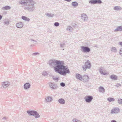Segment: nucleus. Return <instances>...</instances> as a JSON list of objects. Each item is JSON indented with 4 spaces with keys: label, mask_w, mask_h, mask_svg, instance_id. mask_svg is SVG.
I'll list each match as a JSON object with an SVG mask.
<instances>
[{
    "label": "nucleus",
    "mask_w": 122,
    "mask_h": 122,
    "mask_svg": "<svg viewBox=\"0 0 122 122\" xmlns=\"http://www.w3.org/2000/svg\"><path fill=\"white\" fill-rule=\"evenodd\" d=\"M49 64L51 66L54 67L56 72L61 75L65 76L67 73H70L67 67L64 65L63 61L53 59L50 60Z\"/></svg>",
    "instance_id": "1"
},
{
    "label": "nucleus",
    "mask_w": 122,
    "mask_h": 122,
    "mask_svg": "<svg viewBox=\"0 0 122 122\" xmlns=\"http://www.w3.org/2000/svg\"><path fill=\"white\" fill-rule=\"evenodd\" d=\"M19 3L22 5H26L24 9L29 12H33L35 9V2L33 0H20Z\"/></svg>",
    "instance_id": "2"
},
{
    "label": "nucleus",
    "mask_w": 122,
    "mask_h": 122,
    "mask_svg": "<svg viewBox=\"0 0 122 122\" xmlns=\"http://www.w3.org/2000/svg\"><path fill=\"white\" fill-rule=\"evenodd\" d=\"M27 112L29 115L34 116L36 118H39L40 117L39 114L36 111L28 110L27 111Z\"/></svg>",
    "instance_id": "3"
},
{
    "label": "nucleus",
    "mask_w": 122,
    "mask_h": 122,
    "mask_svg": "<svg viewBox=\"0 0 122 122\" xmlns=\"http://www.w3.org/2000/svg\"><path fill=\"white\" fill-rule=\"evenodd\" d=\"M90 61L89 60H87L85 62V64L82 66L83 70L86 71L87 69H90L91 68V66Z\"/></svg>",
    "instance_id": "4"
},
{
    "label": "nucleus",
    "mask_w": 122,
    "mask_h": 122,
    "mask_svg": "<svg viewBox=\"0 0 122 122\" xmlns=\"http://www.w3.org/2000/svg\"><path fill=\"white\" fill-rule=\"evenodd\" d=\"M81 51L84 53H87L90 52L91 51L90 49L87 46H81Z\"/></svg>",
    "instance_id": "5"
},
{
    "label": "nucleus",
    "mask_w": 122,
    "mask_h": 122,
    "mask_svg": "<svg viewBox=\"0 0 122 122\" xmlns=\"http://www.w3.org/2000/svg\"><path fill=\"white\" fill-rule=\"evenodd\" d=\"M93 98V97L92 96L88 95L85 96L84 99L86 102L90 103L91 102Z\"/></svg>",
    "instance_id": "6"
},
{
    "label": "nucleus",
    "mask_w": 122,
    "mask_h": 122,
    "mask_svg": "<svg viewBox=\"0 0 122 122\" xmlns=\"http://www.w3.org/2000/svg\"><path fill=\"white\" fill-rule=\"evenodd\" d=\"M89 3L92 5H94L101 4L102 1L101 0H91L89 1Z\"/></svg>",
    "instance_id": "7"
},
{
    "label": "nucleus",
    "mask_w": 122,
    "mask_h": 122,
    "mask_svg": "<svg viewBox=\"0 0 122 122\" xmlns=\"http://www.w3.org/2000/svg\"><path fill=\"white\" fill-rule=\"evenodd\" d=\"M49 84L50 87L53 90H55L57 88V86L54 83L50 82L49 83Z\"/></svg>",
    "instance_id": "8"
},
{
    "label": "nucleus",
    "mask_w": 122,
    "mask_h": 122,
    "mask_svg": "<svg viewBox=\"0 0 122 122\" xmlns=\"http://www.w3.org/2000/svg\"><path fill=\"white\" fill-rule=\"evenodd\" d=\"M119 109L117 108H114L111 111V114H116L119 111Z\"/></svg>",
    "instance_id": "9"
},
{
    "label": "nucleus",
    "mask_w": 122,
    "mask_h": 122,
    "mask_svg": "<svg viewBox=\"0 0 122 122\" xmlns=\"http://www.w3.org/2000/svg\"><path fill=\"white\" fill-rule=\"evenodd\" d=\"M82 81L84 82H87L89 79V78L88 76L86 75H84L82 77Z\"/></svg>",
    "instance_id": "10"
},
{
    "label": "nucleus",
    "mask_w": 122,
    "mask_h": 122,
    "mask_svg": "<svg viewBox=\"0 0 122 122\" xmlns=\"http://www.w3.org/2000/svg\"><path fill=\"white\" fill-rule=\"evenodd\" d=\"M4 88H6L8 87L10 85V83L8 81L4 82L1 84Z\"/></svg>",
    "instance_id": "11"
},
{
    "label": "nucleus",
    "mask_w": 122,
    "mask_h": 122,
    "mask_svg": "<svg viewBox=\"0 0 122 122\" xmlns=\"http://www.w3.org/2000/svg\"><path fill=\"white\" fill-rule=\"evenodd\" d=\"M81 18L82 20L84 21H87L88 19V18L86 15L84 14H81Z\"/></svg>",
    "instance_id": "12"
},
{
    "label": "nucleus",
    "mask_w": 122,
    "mask_h": 122,
    "mask_svg": "<svg viewBox=\"0 0 122 122\" xmlns=\"http://www.w3.org/2000/svg\"><path fill=\"white\" fill-rule=\"evenodd\" d=\"M82 76L80 74L77 73L76 74V77L77 79L81 80L82 79Z\"/></svg>",
    "instance_id": "13"
},
{
    "label": "nucleus",
    "mask_w": 122,
    "mask_h": 122,
    "mask_svg": "<svg viewBox=\"0 0 122 122\" xmlns=\"http://www.w3.org/2000/svg\"><path fill=\"white\" fill-rule=\"evenodd\" d=\"M30 85L28 83H25L24 86V88L25 89H27L28 88H29L30 87Z\"/></svg>",
    "instance_id": "14"
},
{
    "label": "nucleus",
    "mask_w": 122,
    "mask_h": 122,
    "mask_svg": "<svg viewBox=\"0 0 122 122\" xmlns=\"http://www.w3.org/2000/svg\"><path fill=\"white\" fill-rule=\"evenodd\" d=\"M16 25L18 28H21L23 27V24L22 22H20L18 23H17Z\"/></svg>",
    "instance_id": "15"
},
{
    "label": "nucleus",
    "mask_w": 122,
    "mask_h": 122,
    "mask_svg": "<svg viewBox=\"0 0 122 122\" xmlns=\"http://www.w3.org/2000/svg\"><path fill=\"white\" fill-rule=\"evenodd\" d=\"M45 100L47 102H51L52 99V97L50 96H47L45 98Z\"/></svg>",
    "instance_id": "16"
},
{
    "label": "nucleus",
    "mask_w": 122,
    "mask_h": 122,
    "mask_svg": "<svg viewBox=\"0 0 122 122\" xmlns=\"http://www.w3.org/2000/svg\"><path fill=\"white\" fill-rule=\"evenodd\" d=\"M104 68L103 67L99 69V71L101 74H102L103 75H106L107 73L105 72H103V71L104 70Z\"/></svg>",
    "instance_id": "17"
},
{
    "label": "nucleus",
    "mask_w": 122,
    "mask_h": 122,
    "mask_svg": "<svg viewBox=\"0 0 122 122\" xmlns=\"http://www.w3.org/2000/svg\"><path fill=\"white\" fill-rule=\"evenodd\" d=\"M58 102L60 104H64L65 103V102L64 100L62 98H61L58 100Z\"/></svg>",
    "instance_id": "18"
},
{
    "label": "nucleus",
    "mask_w": 122,
    "mask_h": 122,
    "mask_svg": "<svg viewBox=\"0 0 122 122\" xmlns=\"http://www.w3.org/2000/svg\"><path fill=\"white\" fill-rule=\"evenodd\" d=\"M110 77L111 79L115 80H117V76L114 75H111Z\"/></svg>",
    "instance_id": "19"
},
{
    "label": "nucleus",
    "mask_w": 122,
    "mask_h": 122,
    "mask_svg": "<svg viewBox=\"0 0 122 122\" xmlns=\"http://www.w3.org/2000/svg\"><path fill=\"white\" fill-rule=\"evenodd\" d=\"M45 15L49 17H53L54 16V15L53 14L48 13H46Z\"/></svg>",
    "instance_id": "20"
},
{
    "label": "nucleus",
    "mask_w": 122,
    "mask_h": 122,
    "mask_svg": "<svg viewBox=\"0 0 122 122\" xmlns=\"http://www.w3.org/2000/svg\"><path fill=\"white\" fill-rule=\"evenodd\" d=\"M121 31H122V26H121L118 27L114 30V31L116 32Z\"/></svg>",
    "instance_id": "21"
},
{
    "label": "nucleus",
    "mask_w": 122,
    "mask_h": 122,
    "mask_svg": "<svg viewBox=\"0 0 122 122\" xmlns=\"http://www.w3.org/2000/svg\"><path fill=\"white\" fill-rule=\"evenodd\" d=\"M113 9L117 11L120 10L122 9V8L120 6H115L114 7Z\"/></svg>",
    "instance_id": "22"
},
{
    "label": "nucleus",
    "mask_w": 122,
    "mask_h": 122,
    "mask_svg": "<svg viewBox=\"0 0 122 122\" xmlns=\"http://www.w3.org/2000/svg\"><path fill=\"white\" fill-rule=\"evenodd\" d=\"M99 91L102 93H104L105 92V90L104 88L102 86H100L99 88Z\"/></svg>",
    "instance_id": "23"
},
{
    "label": "nucleus",
    "mask_w": 122,
    "mask_h": 122,
    "mask_svg": "<svg viewBox=\"0 0 122 122\" xmlns=\"http://www.w3.org/2000/svg\"><path fill=\"white\" fill-rule=\"evenodd\" d=\"M78 4V3L76 1L73 2L71 3V5L74 7H77Z\"/></svg>",
    "instance_id": "24"
},
{
    "label": "nucleus",
    "mask_w": 122,
    "mask_h": 122,
    "mask_svg": "<svg viewBox=\"0 0 122 122\" xmlns=\"http://www.w3.org/2000/svg\"><path fill=\"white\" fill-rule=\"evenodd\" d=\"M22 19L23 20L26 21H29L30 20V19L25 16H22Z\"/></svg>",
    "instance_id": "25"
},
{
    "label": "nucleus",
    "mask_w": 122,
    "mask_h": 122,
    "mask_svg": "<svg viewBox=\"0 0 122 122\" xmlns=\"http://www.w3.org/2000/svg\"><path fill=\"white\" fill-rule=\"evenodd\" d=\"M11 8L10 6H6L3 7H2V9L3 10H9Z\"/></svg>",
    "instance_id": "26"
},
{
    "label": "nucleus",
    "mask_w": 122,
    "mask_h": 122,
    "mask_svg": "<svg viewBox=\"0 0 122 122\" xmlns=\"http://www.w3.org/2000/svg\"><path fill=\"white\" fill-rule=\"evenodd\" d=\"M107 100L108 101L111 102H113L115 101V99L113 98L109 97L107 98Z\"/></svg>",
    "instance_id": "27"
},
{
    "label": "nucleus",
    "mask_w": 122,
    "mask_h": 122,
    "mask_svg": "<svg viewBox=\"0 0 122 122\" xmlns=\"http://www.w3.org/2000/svg\"><path fill=\"white\" fill-rule=\"evenodd\" d=\"M111 51L115 52H117V49L114 47H112L111 49Z\"/></svg>",
    "instance_id": "28"
},
{
    "label": "nucleus",
    "mask_w": 122,
    "mask_h": 122,
    "mask_svg": "<svg viewBox=\"0 0 122 122\" xmlns=\"http://www.w3.org/2000/svg\"><path fill=\"white\" fill-rule=\"evenodd\" d=\"M118 102L120 104H122V99H119L118 100Z\"/></svg>",
    "instance_id": "29"
},
{
    "label": "nucleus",
    "mask_w": 122,
    "mask_h": 122,
    "mask_svg": "<svg viewBox=\"0 0 122 122\" xmlns=\"http://www.w3.org/2000/svg\"><path fill=\"white\" fill-rule=\"evenodd\" d=\"M72 29V28L71 26H69L67 29V30L69 31H71Z\"/></svg>",
    "instance_id": "30"
},
{
    "label": "nucleus",
    "mask_w": 122,
    "mask_h": 122,
    "mask_svg": "<svg viewBox=\"0 0 122 122\" xmlns=\"http://www.w3.org/2000/svg\"><path fill=\"white\" fill-rule=\"evenodd\" d=\"M60 24L58 22H55L54 23V25L55 26L57 27L59 26Z\"/></svg>",
    "instance_id": "31"
},
{
    "label": "nucleus",
    "mask_w": 122,
    "mask_h": 122,
    "mask_svg": "<svg viewBox=\"0 0 122 122\" xmlns=\"http://www.w3.org/2000/svg\"><path fill=\"white\" fill-rule=\"evenodd\" d=\"M65 45V44L64 43H62L60 44V47L61 48L63 47Z\"/></svg>",
    "instance_id": "32"
},
{
    "label": "nucleus",
    "mask_w": 122,
    "mask_h": 122,
    "mask_svg": "<svg viewBox=\"0 0 122 122\" xmlns=\"http://www.w3.org/2000/svg\"><path fill=\"white\" fill-rule=\"evenodd\" d=\"M47 73L46 71H43L42 73L43 75L44 76H46L47 75Z\"/></svg>",
    "instance_id": "33"
},
{
    "label": "nucleus",
    "mask_w": 122,
    "mask_h": 122,
    "mask_svg": "<svg viewBox=\"0 0 122 122\" xmlns=\"http://www.w3.org/2000/svg\"><path fill=\"white\" fill-rule=\"evenodd\" d=\"M61 86L62 87H64L65 86V83L64 82H61L60 83V84Z\"/></svg>",
    "instance_id": "34"
},
{
    "label": "nucleus",
    "mask_w": 122,
    "mask_h": 122,
    "mask_svg": "<svg viewBox=\"0 0 122 122\" xmlns=\"http://www.w3.org/2000/svg\"><path fill=\"white\" fill-rule=\"evenodd\" d=\"M4 23L5 24L8 25L9 23V22L8 20H5L4 21Z\"/></svg>",
    "instance_id": "35"
},
{
    "label": "nucleus",
    "mask_w": 122,
    "mask_h": 122,
    "mask_svg": "<svg viewBox=\"0 0 122 122\" xmlns=\"http://www.w3.org/2000/svg\"><path fill=\"white\" fill-rule=\"evenodd\" d=\"M115 86L117 87H118L119 86H121V85L119 83H117V84Z\"/></svg>",
    "instance_id": "36"
},
{
    "label": "nucleus",
    "mask_w": 122,
    "mask_h": 122,
    "mask_svg": "<svg viewBox=\"0 0 122 122\" xmlns=\"http://www.w3.org/2000/svg\"><path fill=\"white\" fill-rule=\"evenodd\" d=\"M78 120L74 118L73 119L72 121L73 122H77Z\"/></svg>",
    "instance_id": "37"
},
{
    "label": "nucleus",
    "mask_w": 122,
    "mask_h": 122,
    "mask_svg": "<svg viewBox=\"0 0 122 122\" xmlns=\"http://www.w3.org/2000/svg\"><path fill=\"white\" fill-rule=\"evenodd\" d=\"M53 79V80H57V81L58 80V78H55L54 76H53L52 77Z\"/></svg>",
    "instance_id": "38"
},
{
    "label": "nucleus",
    "mask_w": 122,
    "mask_h": 122,
    "mask_svg": "<svg viewBox=\"0 0 122 122\" xmlns=\"http://www.w3.org/2000/svg\"><path fill=\"white\" fill-rule=\"evenodd\" d=\"M120 55L122 56V48L121 49L120 51Z\"/></svg>",
    "instance_id": "39"
},
{
    "label": "nucleus",
    "mask_w": 122,
    "mask_h": 122,
    "mask_svg": "<svg viewBox=\"0 0 122 122\" xmlns=\"http://www.w3.org/2000/svg\"><path fill=\"white\" fill-rule=\"evenodd\" d=\"M38 54H39V53H38L35 52V53H33L32 54L33 55L36 56Z\"/></svg>",
    "instance_id": "40"
},
{
    "label": "nucleus",
    "mask_w": 122,
    "mask_h": 122,
    "mask_svg": "<svg viewBox=\"0 0 122 122\" xmlns=\"http://www.w3.org/2000/svg\"><path fill=\"white\" fill-rule=\"evenodd\" d=\"M118 43L119 45H120L122 47V42H119Z\"/></svg>",
    "instance_id": "41"
},
{
    "label": "nucleus",
    "mask_w": 122,
    "mask_h": 122,
    "mask_svg": "<svg viewBox=\"0 0 122 122\" xmlns=\"http://www.w3.org/2000/svg\"><path fill=\"white\" fill-rule=\"evenodd\" d=\"M30 40L32 41H33L34 42H36V41L35 40H33L32 39H31Z\"/></svg>",
    "instance_id": "42"
},
{
    "label": "nucleus",
    "mask_w": 122,
    "mask_h": 122,
    "mask_svg": "<svg viewBox=\"0 0 122 122\" xmlns=\"http://www.w3.org/2000/svg\"><path fill=\"white\" fill-rule=\"evenodd\" d=\"M111 122H117V121L115 120H112L111 121Z\"/></svg>",
    "instance_id": "43"
},
{
    "label": "nucleus",
    "mask_w": 122,
    "mask_h": 122,
    "mask_svg": "<svg viewBox=\"0 0 122 122\" xmlns=\"http://www.w3.org/2000/svg\"><path fill=\"white\" fill-rule=\"evenodd\" d=\"M2 16L1 15H0V20H1L2 18Z\"/></svg>",
    "instance_id": "44"
},
{
    "label": "nucleus",
    "mask_w": 122,
    "mask_h": 122,
    "mask_svg": "<svg viewBox=\"0 0 122 122\" xmlns=\"http://www.w3.org/2000/svg\"><path fill=\"white\" fill-rule=\"evenodd\" d=\"M6 118L5 117H4L2 118V119H6Z\"/></svg>",
    "instance_id": "45"
},
{
    "label": "nucleus",
    "mask_w": 122,
    "mask_h": 122,
    "mask_svg": "<svg viewBox=\"0 0 122 122\" xmlns=\"http://www.w3.org/2000/svg\"><path fill=\"white\" fill-rule=\"evenodd\" d=\"M77 122H81L79 120H78Z\"/></svg>",
    "instance_id": "46"
}]
</instances>
